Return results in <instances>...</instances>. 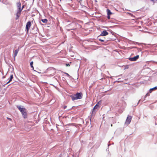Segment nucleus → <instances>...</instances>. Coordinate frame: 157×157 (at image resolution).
<instances>
[{"instance_id":"f257e3e1","label":"nucleus","mask_w":157,"mask_h":157,"mask_svg":"<svg viewBox=\"0 0 157 157\" xmlns=\"http://www.w3.org/2000/svg\"><path fill=\"white\" fill-rule=\"evenodd\" d=\"M17 107L21 112L22 117L25 119L27 118V113L26 109L23 106L21 107V106L19 105H17Z\"/></svg>"},{"instance_id":"f03ea898","label":"nucleus","mask_w":157,"mask_h":157,"mask_svg":"<svg viewBox=\"0 0 157 157\" xmlns=\"http://www.w3.org/2000/svg\"><path fill=\"white\" fill-rule=\"evenodd\" d=\"M83 94L81 92H77L75 94L70 96L72 100L74 101L75 100L80 99L82 98Z\"/></svg>"},{"instance_id":"7ed1b4c3","label":"nucleus","mask_w":157,"mask_h":157,"mask_svg":"<svg viewBox=\"0 0 157 157\" xmlns=\"http://www.w3.org/2000/svg\"><path fill=\"white\" fill-rule=\"evenodd\" d=\"M77 25L80 26L77 23L72 22L71 23L67 25L66 27L71 29H68V31H70V30H75L76 29Z\"/></svg>"},{"instance_id":"20e7f679","label":"nucleus","mask_w":157,"mask_h":157,"mask_svg":"<svg viewBox=\"0 0 157 157\" xmlns=\"http://www.w3.org/2000/svg\"><path fill=\"white\" fill-rule=\"evenodd\" d=\"M100 103H101V101L98 102L97 104L94 106V107L93 109L92 114L91 115V117H90V120L91 122V118L93 117V116H94L95 114V112L94 111V110L97 109L98 107H99V104Z\"/></svg>"},{"instance_id":"39448f33","label":"nucleus","mask_w":157,"mask_h":157,"mask_svg":"<svg viewBox=\"0 0 157 157\" xmlns=\"http://www.w3.org/2000/svg\"><path fill=\"white\" fill-rule=\"evenodd\" d=\"M31 25V21H28L27 23L26 24L25 29L26 31H27L28 32L29 29H30Z\"/></svg>"},{"instance_id":"423d86ee","label":"nucleus","mask_w":157,"mask_h":157,"mask_svg":"<svg viewBox=\"0 0 157 157\" xmlns=\"http://www.w3.org/2000/svg\"><path fill=\"white\" fill-rule=\"evenodd\" d=\"M139 55H136L133 57H129L128 59L130 61H135L139 58Z\"/></svg>"},{"instance_id":"0eeeda50","label":"nucleus","mask_w":157,"mask_h":157,"mask_svg":"<svg viewBox=\"0 0 157 157\" xmlns=\"http://www.w3.org/2000/svg\"><path fill=\"white\" fill-rule=\"evenodd\" d=\"M132 117L130 116H128L126 120L125 124H129L131 121Z\"/></svg>"},{"instance_id":"6e6552de","label":"nucleus","mask_w":157,"mask_h":157,"mask_svg":"<svg viewBox=\"0 0 157 157\" xmlns=\"http://www.w3.org/2000/svg\"><path fill=\"white\" fill-rule=\"evenodd\" d=\"M32 30H34V33H33L34 34H36L37 33L39 32V30L38 28L36 26H34L33 29H32Z\"/></svg>"},{"instance_id":"1a4fd4ad","label":"nucleus","mask_w":157,"mask_h":157,"mask_svg":"<svg viewBox=\"0 0 157 157\" xmlns=\"http://www.w3.org/2000/svg\"><path fill=\"white\" fill-rule=\"evenodd\" d=\"M108 34V32L106 30H104L99 35L100 36H105Z\"/></svg>"},{"instance_id":"9d476101","label":"nucleus","mask_w":157,"mask_h":157,"mask_svg":"<svg viewBox=\"0 0 157 157\" xmlns=\"http://www.w3.org/2000/svg\"><path fill=\"white\" fill-rule=\"evenodd\" d=\"M100 36H99L98 37V40L102 42H107V41L108 40H106L105 38H104V39H100L99 37Z\"/></svg>"},{"instance_id":"9b49d317","label":"nucleus","mask_w":157,"mask_h":157,"mask_svg":"<svg viewBox=\"0 0 157 157\" xmlns=\"http://www.w3.org/2000/svg\"><path fill=\"white\" fill-rule=\"evenodd\" d=\"M18 49H17L16 50H15L14 51V59L15 60V57L17 56V53L18 52Z\"/></svg>"},{"instance_id":"f8f14e48","label":"nucleus","mask_w":157,"mask_h":157,"mask_svg":"<svg viewBox=\"0 0 157 157\" xmlns=\"http://www.w3.org/2000/svg\"><path fill=\"white\" fill-rule=\"evenodd\" d=\"M157 89V86H156L152 88H151L149 90V92L151 93L153 90H155Z\"/></svg>"},{"instance_id":"ddd939ff","label":"nucleus","mask_w":157,"mask_h":157,"mask_svg":"<svg viewBox=\"0 0 157 157\" xmlns=\"http://www.w3.org/2000/svg\"><path fill=\"white\" fill-rule=\"evenodd\" d=\"M17 5L18 9H20V8H21V5L20 2L17 3Z\"/></svg>"},{"instance_id":"4468645a","label":"nucleus","mask_w":157,"mask_h":157,"mask_svg":"<svg viewBox=\"0 0 157 157\" xmlns=\"http://www.w3.org/2000/svg\"><path fill=\"white\" fill-rule=\"evenodd\" d=\"M107 15H111L112 14V13L111 12L110 10L109 9L107 10Z\"/></svg>"},{"instance_id":"2eb2a0df","label":"nucleus","mask_w":157,"mask_h":157,"mask_svg":"<svg viewBox=\"0 0 157 157\" xmlns=\"http://www.w3.org/2000/svg\"><path fill=\"white\" fill-rule=\"evenodd\" d=\"M13 78V75H12L10 76V78L9 80V81L6 83V84H7L8 83H9L10 82H11L12 81V79Z\"/></svg>"},{"instance_id":"dca6fc26","label":"nucleus","mask_w":157,"mask_h":157,"mask_svg":"<svg viewBox=\"0 0 157 157\" xmlns=\"http://www.w3.org/2000/svg\"><path fill=\"white\" fill-rule=\"evenodd\" d=\"M41 21L44 23H47L48 21V20L46 18L42 19H41Z\"/></svg>"},{"instance_id":"f3484780","label":"nucleus","mask_w":157,"mask_h":157,"mask_svg":"<svg viewBox=\"0 0 157 157\" xmlns=\"http://www.w3.org/2000/svg\"><path fill=\"white\" fill-rule=\"evenodd\" d=\"M20 14H21L20 13H17L16 14V20H17L18 18L20 17Z\"/></svg>"},{"instance_id":"a211bd4d","label":"nucleus","mask_w":157,"mask_h":157,"mask_svg":"<svg viewBox=\"0 0 157 157\" xmlns=\"http://www.w3.org/2000/svg\"><path fill=\"white\" fill-rule=\"evenodd\" d=\"M33 61H32L30 63V67L33 69H33H34V67L33 66Z\"/></svg>"},{"instance_id":"6ab92c4d","label":"nucleus","mask_w":157,"mask_h":157,"mask_svg":"<svg viewBox=\"0 0 157 157\" xmlns=\"http://www.w3.org/2000/svg\"><path fill=\"white\" fill-rule=\"evenodd\" d=\"M22 10V8H20V9H17V13H21Z\"/></svg>"},{"instance_id":"aec40b11","label":"nucleus","mask_w":157,"mask_h":157,"mask_svg":"<svg viewBox=\"0 0 157 157\" xmlns=\"http://www.w3.org/2000/svg\"><path fill=\"white\" fill-rule=\"evenodd\" d=\"M132 48H137L138 51H141V49L137 48V47H132Z\"/></svg>"},{"instance_id":"412c9836","label":"nucleus","mask_w":157,"mask_h":157,"mask_svg":"<svg viewBox=\"0 0 157 157\" xmlns=\"http://www.w3.org/2000/svg\"><path fill=\"white\" fill-rule=\"evenodd\" d=\"M149 107L151 109H152L154 107V106L152 105H150Z\"/></svg>"},{"instance_id":"4be33fe9","label":"nucleus","mask_w":157,"mask_h":157,"mask_svg":"<svg viewBox=\"0 0 157 157\" xmlns=\"http://www.w3.org/2000/svg\"><path fill=\"white\" fill-rule=\"evenodd\" d=\"M149 93H147V94H146V95H145V97H144V98H146V97H147L148 96H149Z\"/></svg>"},{"instance_id":"5701e85b","label":"nucleus","mask_w":157,"mask_h":157,"mask_svg":"<svg viewBox=\"0 0 157 157\" xmlns=\"http://www.w3.org/2000/svg\"><path fill=\"white\" fill-rule=\"evenodd\" d=\"M110 15H107V18L108 19H110Z\"/></svg>"},{"instance_id":"b1692460","label":"nucleus","mask_w":157,"mask_h":157,"mask_svg":"<svg viewBox=\"0 0 157 157\" xmlns=\"http://www.w3.org/2000/svg\"><path fill=\"white\" fill-rule=\"evenodd\" d=\"M64 73L65 74H66L67 76H70V75H69V74H68L67 73H66V72H65Z\"/></svg>"},{"instance_id":"393cba45","label":"nucleus","mask_w":157,"mask_h":157,"mask_svg":"<svg viewBox=\"0 0 157 157\" xmlns=\"http://www.w3.org/2000/svg\"><path fill=\"white\" fill-rule=\"evenodd\" d=\"M7 119H8V120H10V121H12V119L10 118H9V117H7Z\"/></svg>"},{"instance_id":"a878e982","label":"nucleus","mask_w":157,"mask_h":157,"mask_svg":"<svg viewBox=\"0 0 157 157\" xmlns=\"http://www.w3.org/2000/svg\"><path fill=\"white\" fill-rule=\"evenodd\" d=\"M66 65L67 66H70V64L69 63H67L66 64Z\"/></svg>"},{"instance_id":"bb28decb","label":"nucleus","mask_w":157,"mask_h":157,"mask_svg":"<svg viewBox=\"0 0 157 157\" xmlns=\"http://www.w3.org/2000/svg\"><path fill=\"white\" fill-rule=\"evenodd\" d=\"M67 106L66 105H64V106H63V109H65L66 108H67Z\"/></svg>"},{"instance_id":"cd10ccee","label":"nucleus","mask_w":157,"mask_h":157,"mask_svg":"<svg viewBox=\"0 0 157 157\" xmlns=\"http://www.w3.org/2000/svg\"><path fill=\"white\" fill-rule=\"evenodd\" d=\"M5 77H6L5 75L3 76L2 77V79H4V78H5Z\"/></svg>"},{"instance_id":"c85d7f7f","label":"nucleus","mask_w":157,"mask_h":157,"mask_svg":"<svg viewBox=\"0 0 157 157\" xmlns=\"http://www.w3.org/2000/svg\"><path fill=\"white\" fill-rule=\"evenodd\" d=\"M140 100H139V101H138V103H137V105H138V104H139V102H140Z\"/></svg>"},{"instance_id":"c756f323","label":"nucleus","mask_w":157,"mask_h":157,"mask_svg":"<svg viewBox=\"0 0 157 157\" xmlns=\"http://www.w3.org/2000/svg\"><path fill=\"white\" fill-rule=\"evenodd\" d=\"M81 1H81V0L79 1V3H80V2H81Z\"/></svg>"},{"instance_id":"7c9ffc66","label":"nucleus","mask_w":157,"mask_h":157,"mask_svg":"<svg viewBox=\"0 0 157 157\" xmlns=\"http://www.w3.org/2000/svg\"><path fill=\"white\" fill-rule=\"evenodd\" d=\"M24 6H22V9H23V8H24Z\"/></svg>"},{"instance_id":"2f4dec72","label":"nucleus","mask_w":157,"mask_h":157,"mask_svg":"<svg viewBox=\"0 0 157 157\" xmlns=\"http://www.w3.org/2000/svg\"><path fill=\"white\" fill-rule=\"evenodd\" d=\"M75 155H74H74H73V157H75Z\"/></svg>"},{"instance_id":"473e14b6","label":"nucleus","mask_w":157,"mask_h":157,"mask_svg":"<svg viewBox=\"0 0 157 157\" xmlns=\"http://www.w3.org/2000/svg\"><path fill=\"white\" fill-rule=\"evenodd\" d=\"M110 145L109 144H108V147H109V145Z\"/></svg>"},{"instance_id":"72a5a7b5","label":"nucleus","mask_w":157,"mask_h":157,"mask_svg":"<svg viewBox=\"0 0 157 157\" xmlns=\"http://www.w3.org/2000/svg\"><path fill=\"white\" fill-rule=\"evenodd\" d=\"M154 62L157 63V62L154 61Z\"/></svg>"},{"instance_id":"f704fd0d","label":"nucleus","mask_w":157,"mask_h":157,"mask_svg":"<svg viewBox=\"0 0 157 157\" xmlns=\"http://www.w3.org/2000/svg\"><path fill=\"white\" fill-rule=\"evenodd\" d=\"M154 118L155 119V116H154Z\"/></svg>"},{"instance_id":"c9c22d12","label":"nucleus","mask_w":157,"mask_h":157,"mask_svg":"<svg viewBox=\"0 0 157 157\" xmlns=\"http://www.w3.org/2000/svg\"><path fill=\"white\" fill-rule=\"evenodd\" d=\"M79 157V156H78V155H77V157Z\"/></svg>"},{"instance_id":"e433bc0d","label":"nucleus","mask_w":157,"mask_h":157,"mask_svg":"<svg viewBox=\"0 0 157 157\" xmlns=\"http://www.w3.org/2000/svg\"><path fill=\"white\" fill-rule=\"evenodd\" d=\"M155 47L157 48V45L155 46Z\"/></svg>"},{"instance_id":"4c0bfd02","label":"nucleus","mask_w":157,"mask_h":157,"mask_svg":"<svg viewBox=\"0 0 157 157\" xmlns=\"http://www.w3.org/2000/svg\"><path fill=\"white\" fill-rule=\"evenodd\" d=\"M95 2H97V0H95Z\"/></svg>"},{"instance_id":"58836bf2","label":"nucleus","mask_w":157,"mask_h":157,"mask_svg":"<svg viewBox=\"0 0 157 157\" xmlns=\"http://www.w3.org/2000/svg\"><path fill=\"white\" fill-rule=\"evenodd\" d=\"M151 0V1H153H153H154V0Z\"/></svg>"},{"instance_id":"ea45409f","label":"nucleus","mask_w":157,"mask_h":157,"mask_svg":"<svg viewBox=\"0 0 157 157\" xmlns=\"http://www.w3.org/2000/svg\"><path fill=\"white\" fill-rule=\"evenodd\" d=\"M111 126H112V124H111Z\"/></svg>"},{"instance_id":"a19ab883","label":"nucleus","mask_w":157,"mask_h":157,"mask_svg":"<svg viewBox=\"0 0 157 157\" xmlns=\"http://www.w3.org/2000/svg\"><path fill=\"white\" fill-rule=\"evenodd\" d=\"M109 40H110L109 39H110V38H109Z\"/></svg>"},{"instance_id":"79ce46f5","label":"nucleus","mask_w":157,"mask_h":157,"mask_svg":"<svg viewBox=\"0 0 157 157\" xmlns=\"http://www.w3.org/2000/svg\"><path fill=\"white\" fill-rule=\"evenodd\" d=\"M156 73H157V72H156Z\"/></svg>"}]
</instances>
